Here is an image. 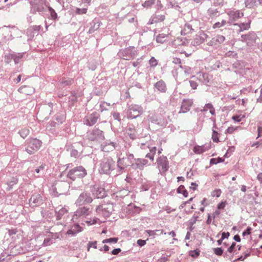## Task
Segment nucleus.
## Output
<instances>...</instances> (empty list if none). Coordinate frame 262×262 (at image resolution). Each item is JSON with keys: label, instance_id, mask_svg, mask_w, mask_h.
Here are the masks:
<instances>
[{"label": "nucleus", "instance_id": "obj_1", "mask_svg": "<svg viewBox=\"0 0 262 262\" xmlns=\"http://www.w3.org/2000/svg\"><path fill=\"white\" fill-rule=\"evenodd\" d=\"M115 166V162L111 158H104L100 163L99 171L101 173L109 174Z\"/></svg>", "mask_w": 262, "mask_h": 262}, {"label": "nucleus", "instance_id": "obj_2", "mask_svg": "<svg viewBox=\"0 0 262 262\" xmlns=\"http://www.w3.org/2000/svg\"><path fill=\"white\" fill-rule=\"evenodd\" d=\"M86 174L87 172L85 169L80 166L70 170L67 174V177L72 180H75L76 178H82Z\"/></svg>", "mask_w": 262, "mask_h": 262}, {"label": "nucleus", "instance_id": "obj_3", "mask_svg": "<svg viewBox=\"0 0 262 262\" xmlns=\"http://www.w3.org/2000/svg\"><path fill=\"white\" fill-rule=\"evenodd\" d=\"M113 211V205L112 204H107L104 205L98 206L96 211L100 216L107 217L110 216L111 212Z\"/></svg>", "mask_w": 262, "mask_h": 262}, {"label": "nucleus", "instance_id": "obj_4", "mask_svg": "<svg viewBox=\"0 0 262 262\" xmlns=\"http://www.w3.org/2000/svg\"><path fill=\"white\" fill-rule=\"evenodd\" d=\"M134 159V156L132 154H127L122 158H119L117 161V165L121 169H123L125 167L133 164V161Z\"/></svg>", "mask_w": 262, "mask_h": 262}, {"label": "nucleus", "instance_id": "obj_5", "mask_svg": "<svg viewBox=\"0 0 262 262\" xmlns=\"http://www.w3.org/2000/svg\"><path fill=\"white\" fill-rule=\"evenodd\" d=\"M28 144L26 151L29 154L32 155L39 150L41 146L42 142L40 140L34 138L31 139L28 142Z\"/></svg>", "mask_w": 262, "mask_h": 262}, {"label": "nucleus", "instance_id": "obj_6", "mask_svg": "<svg viewBox=\"0 0 262 262\" xmlns=\"http://www.w3.org/2000/svg\"><path fill=\"white\" fill-rule=\"evenodd\" d=\"M143 111L141 106L138 105H131L127 111V118L133 119L137 118L142 114Z\"/></svg>", "mask_w": 262, "mask_h": 262}, {"label": "nucleus", "instance_id": "obj_7", "mask_svg": "<svg viewBox=\"0 0 262 262\" xmlns=\"http://www.w3.org/2000/svg\"><path fill=\"white\" fill-rule=\"evenodd\" d=\"M93 201L90 194L86 192L81 193L77 199L75 204L77 206H80L86 204H89Z\"/></svg>", "mask_w": 262, "mask_h": 262}, {"label": "nucleus", "instance_id": "obj_8", "mask_svg": "<svg viewBox=\"0 0 262 262\" xmlns=\"http://www.w3.org/2000/svg\"><path fill=\"white\" fill-rule=\"evenodd\" d=\"M236 243L233 242L231 245L228 248L227 252L225 253L224 256L226 258H228L230 260L233 259V255L237 254V251L241 250V246L237 245L236 246Z\"/></svg>", "mask_w": 262, "mask_h": 262}, {"label": "nucleus", "instance_id": "obj_9", "mask_svg": "<svg viewBox=\"0 0 262 262\" xmlns=\"http://www.w3.org/2000/svg\"><path fill=\"white\" fill-rule=\"evenodd\" d=\"M90 208L86 207H83L78 208L75 212L72 217V220H77L82 215H88L90 213Z\"/></svg>", "mask_w": 262, "mask_h": 262}, {"label": "nucleus", "instance_id": "obj_10", "mask_svg": "<svg viewBox=\"0 0 262 262\" xmlns=\"http://www.w3.org/2000/svg\"><path fill=\"white\" fill-rule=\"evenodd\" d=\"M158 166L160 171H165L168 168L166 157H160L157 160Z\"/></svg>", "mask_w": 262, "mask_h": 262}, {"label": "nucleus", "instance_id": "obj_11", "mask_svg": "<svg viewBox=\"0 0 262 262\" xmlns=\"http://www.w3.org/2000/svg\"><path fill=\"white\" fill-rule=\"evenodd\" d=\"M211 148V143H206L203 145H196L194 147L193 151L196 154L200 155L208 150Z\"/></svg>", "mask_w": 262, "mask_h": 262}, {"label": "nucleus", "instance_id": "obj_12", "mask_svg": "<svg viewBox=\"0 0 262 262\" xmlns=\"http://www.w3.org/2000/svg\"><path fill=\"white\" fill-rule=\"evenodd\" d=\"M134 160L135 162L132 164V166L140 170L143 169L144 166L148 164V161L146 159L137 158Z\"/></svg>", "mask_w": 262, "mask_h": 262}, {"label": "nucleus", "instance_id": "obj_13", "mask_svg": "<svg viewBox=\"0 0 262 262\" xmlns=\"http://www.w3.org/2000/svg\"><path fill=\"white\" fill-rule=\"evenodd\" d=\"M193 104V101L191 99H185L184 100L182 103L181 110L180 113H185L189 111L190 109L191 106Z\"/></svg>", "mask_w": 262, "mask_h": 262}, {"label": "nucleus", "instance_id": "obj_14", "mask_svg": "<svg viewBox=\"0 0 262 262\" xmlns=\"http://www.w3.org/2000/svg\"><path fill=\"white\" fill-rule=\"evenodd\" d=\"M99 117L97 113H93L86 116L85 120V124L89 126H92L95 124Z\"/></svg>", "mask_w": 262, "mask_h": 262}, {"label": "nucleus", "instance_id": "obj_15", "mask_svg": "<svg viewBox=\"0 0 262 262\" xmlns=\"http://www.w3.org/2000/svg\"><path fill=\"white\" fill-rule=\"evenodd\" d=\"M42 0H34L33 1L32 0L30 1V4L31 5V10L33 12L38 11L41 12L43 10V8L40 6H39V3Z\"/></svg>", "mask_w": 262, "mask_h": 262}, {"label": "nucleus", "instance_id": "obj_16", "mask_svg": "<svg viewBox=\"0 0 262 262\" xmlns=\"http://www.w3.org/2000/svg\"><path fill=\"white\" fill-rule=\"evenodd\" d=\"M41 196L39 194H33L30 199L29 202L31 205L33 206L39 204L41 202Z\"/></svg>", "mask_w": 262, "mask_h": 262}, {"label": "nucleus", "instance_id": "obj_17", "mask_svg": "<svg viewBox=\"0 0 262 262\" xmlns=\"http://www.w3.org/2000/svg\"><path fill=\"white\" fill-rule=\"evenodd\" d=\"M102 131L98 128L94 129L88 134L89 139L92 141L96 140L99 136L101 135Z\"/></svg>", "mask_w": 262, "mask_h": 262}, {"label": "nucleus", "instance_id": "obj_18", "mask_svg": "<svg viewBox=\"0 0 262 262\" xmlns=\"http://www.w3.org/2000/svg\"><path fill=\"white\" fill-rule=\"evenodd\" d=\"M82 231V228L79 225L76 224L72 227V228L69 229L67 232V234L68 235H74L76 233L80 232Z\"/></svg>", "mask_w": 262, "mask_h": 262}, {"label": "nucleus", "instance_id": "obj_19", "mask_svg": "<svg viewBox=\"0 0 262 262\" xmlns=\"http://www.w3.org/2000/svg\"><path fill=\"white\" fill-rule=\"evenodd\" d=\"M193 29L191 26L189 25H185L183 30L181 31V33L182 35L187 36L188 38L191 37V34L192 33Z\"/></svg>", "mask_w": 262, "mask_h": 262}, {"label": "nucleus", "instance_id": "obj_20", "mask_svg": "<svg viewBox=\"0 0 262 262\" xmlns=\"http://www.w3.org/2000/svg\"><path fill=\"white\" fill-rule=\"evenodd\" d=\"M93 194L97 198H102L106 195V192L102 188H98L97 190L93 191Z\"/></svg>", "mask_w": 262, "mask_h": 262}, {"label": "nucleus", "instance_id": "obj_21", "mask_svg": "<svg viewBox=\"0 0 262 262\" xmlns=\"http://www.w3.org/2000/svg\"><path fill=\"white\" fill-rule=\"evenodd\" d=\"M102 150L104 152H109L110 151H113L115 149V145L114 143L110 142L107 144L102 145Z\"/></svg>", "mask_w": 262, "mask_h": 262}, {"label": "nucleus", "instance_id": "obj_22", "mask_svg": "<svg viewBox=\"0 0 262 262\" xmlns=\"http://www.w3.org/2000/svg\"><path fill=\"white\" fill-rule=\"evenodd\" d=\"M155 86L160 92H164L166 91L165 84L162 81L157 82L155 84Z\"/></svg>", "mask_w": 262, "mask_h": 262}, {"label": "nucleus", "instance_id": "obj_23", "mask_svg": "<svg viewBox=\"0 0 262 262\" xmlns=\"http://www.w3.org/2000/svg\"><path fill=\"white\" fill-rule=\"evenodd\" d=\"M147 119L152 123H157L158 121L157 116L155 112H150L147 116Z\"/></svg>", "mask_w": 262, "mask_h": 262}, {"label": "nucleus", "instance_id": "obj_24", "mask_svg": "<svg viewBox=\"0 0 262 262\" xmlns=\"http://www.w3.org/2000/svg\"><path fill=\"white\" fill-rule=\"evenodd\" d=\"M228 14L229 15V16L239 17V16H243V15H244V13L243 12H242L241 11H240L239 10H232L230 11Z\"/></svg>", "mask_w": 262, "mask_h": 262}, {"label": "nucleus", "instance_id": "obj_25", "mask_svg": "<svg viewBox=\"0 0 262 262\" xmlns=\"http://www.w3.org/2000/svg\"><path fill=\"white\" fill-rule=\"evenodd\" d=\"M208 13L210 15L219 16L220 13L218 9L215 7H211L208 10Z\"/></svg>", "mask_w": 262, "mask_h": 262}, {"label": "nucleus", "instance_id": "obj_26", "mask_svg": "<svg viewBox=\"0 0 262 262\" xmlns=\"http://www.w3.org/2000/svg\"><path fill=\"white\" fill-rule=\"evenodd\" d=\"M155 0H146L142 4V6L146 9H148L155 4Z\"/></svg>", "mask_w": 262, "mask_h": 262}, {"label": "nucleus", "instance_id": "obj_27", "mask_svg": "<svg viewBox=\"0 0 262 262\" xmlns=\"http://www.w3.org/2000/svg\"><path fill=\"white\" fill-rule=\"evenodd\" d=\"M177 192L179 193H182L185 197H187L188 195V193L187 191L185 189V187L183 185L180 186L178 189Z\"/></svg>", "mask_w": 262, "mask_h": 262}, {"label": "nucleus", "instance_id": "obj_28", "mask_svg": "<svg viewBox=\"0 0 262 262\" xmlns=\"http://www.w3.org/2000/svg\"><path fill=\"white\" fill-rule=\"evenodd\" d=\"M29 133L30 130L27 128H23L19 131V134L20 136L24 139L27 137V136L29 134Z\"/></svg>", "mask_w": 262, "mask_h": 262}, {"label": "nucleus", "instance_id": "obj_29", "mask_svg": "<svg viewBox=\"0 0 262 262\" xmlns=\"http://www.w3.org/2000/svg\"><path fill=\"white\" fill-rule=\"evenodd\" d=\"M225 37L222 35H217L215 37L212 39V41H215V42H218L219 43H221L224 42L225 40Z\"/></svg>", "mask_w": 262, "mask_h": 262}, {"label": "nucleus", "instance_id": "obj_30", "mask_svg": "<svg viewBox=\"0 0 262 262\" xmlns=\"http://www.w3.org/2000/svg\"><path fill=\"white\" fill-rule=\"evenodd\" d=\"M256 3V0H245L246 7L247 8H252L254 7Z\"/></svg>", "mask_w": 262, "mask_h": 262}, {"label": "nucleus", "instance_id": "obj_31", "mask_svg": "<svg viewBox=\"0 0 262 262\" xmlns=\"http://www.w3.org/2000/svg\"><path fill=\"white\" fill-rule=\"evenodd\" d=\"M87 10L86 8H76L74 12L76 15H83L86 14Z\"/></svg>", "mask_w": 262, "mask_h": 262}, {"label": "nucleus", "instance_id": "obj_32", "mask_svg": "<svg viewBox=\"0 0 262 262\" xmlns=\"http://www.w3.org/2000/svg\"><path fill=\"white\" fill-rule=\"evenodd\" d=\"M68 212V210L67 209L64 208H62L61 209L59 210V211L57 213V219L60 220L61 218V216L64 215V214L67 213Z\"/></svg>", "mask_w": 262, "mask_h": 262}, {"label": "nucleus", "instance_id": "obj_33", "mask_svg": "<svg viewBox=\"0 0 262 262\" xmlns=\"http://www.w3.org/2000/svg\"><path fill=\"white\" fill-rule=\"evenodd\" d=\"M250 23L249 21L246 23H242L239 26L240 27V31L248 30L250 28Z\"/></svg>", "mask_w": 262, "mask_h": 262}, {"label": "nucleus", "instance_id": "obj_34", "mask_svg": "<svg viewBox=\"0 0 262 262\" xmlns=\"http://www.w3.org/2000/svg\"><path fill=\"white\" fill-rule=\"evenodd\" d=\"M157 232H158L159 234H161L163 233V230H148L147 231V233L149 236H155L157 234Z\"/></svg>", "mask_w": 262, "mask_h": 262}, {"label": "nucleus", "instance_id": "obj_35", "mask_svg": "<svg viewBox=\"0 0 262 262\" xmlns=\"http://www.w3.org/2000/svg\"><path fill=\"white\" fill-rule=\"evenodd\" d=\"M219 133L216 131L213 130L212 134V139L213 142L217 143L220 141L219 139Z\"/></svg>", "mask_w": 262, "mask_h": 262}, {"label": "nucleus", "instance_id": "obj_36", "mask_svg": "<svg viewBox=\"0 0 262 262\" xmlns=\"http://www.w3.org/2000/svg\"><path fill=\"white\" fill-rule=\"evenodd\" d=\"M166 37H167L166 36H165L162 34H160L157 36L156 40L158 42L163 43L165 41Z\"/></svg>", "mask_w": 262, "mask_h": 262}, {"label": "nucleus", "instance_id": "obj_37", "mask_svg": "<svg viewBox=\"0 0 262 262\" xmlns=\"http://www.w3.org/2000/svg\"><path fill=\"white\" fill-rule=\"evenodd\" d=\"M46 12H48L51 16H57V13L55 12V10L50 7H48L46 9Z\"/></svg>", "mask_w": 262, "mask_h": 262}, {"label": "nucleus", "instance_id": "obj_38", "mask_svg": "<svg viewBox=\"0 0 262 262\" xmlns=\"http://www.w3.org/2000/svg\"><path fill=\"white\" fill-rule=\"evenodd\" d=\"M222 193V191L220 189H215L211 192V196L212 197H219Z\"/></svg>", "mask_w": 262, "mask_h": 262}, {"label": "nucleus", "instance_id": "obj_39", "mask_svg": "<svg viewBox=\"0 0 262 262\" xmlns=\"http://www.w3.org/2000/svg\"><path fill=\"white\" fill-rule=\"evenodd\" d=\"M118 241V238H110L108 239H104L102 241L103 243H116Z\"/></svg>", "mask_w": 262, "mask_h": 262}, {"label": "nucleus", "instance_id": "obj_40", "mask_svg": "<svg viewBox=\"0 0 262 262\" xmlns=\"http://www.w3.org/2000/svg\"><path fill=\"white\" fill-rule=\"evenodd\" d=\"M244 118V116L242 115H234L233 116L232 119L236 122H240L243 118Z\"/></svg>", "mask_w": 262, "mask_h": 262}, {"label": "nucleus", "instance_id": "obj_41", "mask_svg": "<svg viewBox=\"0 0 262 262\" xmlns=\"http://www.w3.org/2000/svg\"><path fill=\"white\" fill-rule=\"evenodd\" d=\"M129 191L127 190H121L118 192V196L120 197H123L124 196H126L128 194Z\"/></svg>", "mask_w": 262, "mask_h": 262}, {"label": "nucleus", "instance_id": "obj_42", "mask_svg": "<svg viewBox=\"0 0 262 262\" xmlns=\"http://www.w3.org/2000/svg\"><path fill=\"white\" fill-rule=\"evenodd\" d=\"M226 24V21H224V20H222L221 22H217V23H216L214 24L213 25V28H220L222 26L225 25Z\"/></svg>", "mask_w": 262, "mask_h": 262}, {"label": "nucleus", "instance_id": "obj_43", "mask_svg": "<svg viewBox=\"0 0 262 262\" xmlns=\"http://www.w3.org/2000/svg\"><path fill=\"white\" fill-rule=\"evenodd\" d=\"M91 247H93L95 249L97 248V242H89L88 246V251H89L90 250V249Z\"/></svg>", "mask_w": 262, "mask_h": 262}, {"label": "nucleus", "instance_id": "obj_44", "mask_svg": "<svg viewBox=\"0 0 262 262\" xmlns=\"http://www.w3.org/2000/svg\"><path fill=\"white\" fill-rule=\"evenodd\" d=\"M213 251H214V253L219 256L222 255V254L223 253V251L221 248H214Z\"/></svg>", "mask_w": 262, "mask_h": 262}, {"label": "nucleus", "instance_id": "obj_45", "mask_svg": "<svg viewBox=\"0 0 262 262\" xmlns=\"http://www.w3.org/2000/svg\"><path fill=\"white\" fill-rule=\"evenodd\" d=\"M149 64L151 67H156L158 64V61L154 57H152L149 60Z\"/></svg>", "mask_w": 262, "mask_h": 262}, {"label": "nucleus", "instance_id": "obj_46", "mask_svg": "<svg viewBox=\"0 0 262 262\" xmlns=\"http://www.w3.org/2000/svg\"><path fill=\"white\" fill-rule=\"evenodd\" d=\"M226 204H227V203L226 201L221 202L217 205V209L218 210L224 209L225 208Z\"/></svg>", "mask_w": 262, "mask_h": 262}, {"label": "nucleus", "instance_id": "obj_47", "mask_svg": "<svg viewBox=\"0 0 262 262\" xmlns=\"http://www.w3.org/2000/svg\"><path fill=\"white\" fill-rule=\"evenodd\" d=\"M98 220L97 218H95L92 221H86V223L89 225H92L98 223Z\"/></svg>", "mask_w": 262, "mask_h": 262}, {"label": "nucleus", "instance_id": "obj_48", "mask_svg": "<svg viewBox=\"0 0 262 262\" xmlns=\"http://www.w3.org/2000/svg\"><path fill=\"white\" fill-rule=\"evenodd\" d=\"M46 165L45 164H41L39 167L35 169V171L37 173H39V171L41 170H43L45 169Z\"/></svg>", "mask_w": 262, "mask_h": 262}, {"label": "nucleus", "instance_id": "obj_49", "mask_svg": "<svg viewBox=\"0 0 262 262\" xmlns=\"http://www.w3.org/2000/svg\"><path fill=\"white\" fill-rule=\"evenodd\" d=\"M235 129L236 128H234L233 126H230L227 129L226 133L232 134L234 132Z\"/></svg>", "mask_w": 262, "mask_h": 262}, {"label": "nucleus", "instance_id": "obj_50", "mask_svg": "<svg viewBox=\"0 0 262 262\" xmlns=\"http://www.w3.org/2000/svg\"><path fill=\"white\" fill-rule=\"evenodd\" d=\"M190 86L193 90H195L196 89V88L198 86V84L196 82H195L194 81H190Z\"/></svg>", "mask_w": 262, "mask_h": 262}, {"label": "nucleus", "instance_id": "obj_51", "mask_svg": "<svg viewBox=\"0 0 262 262\" xmlns=\"http://www.w3.org/2000/svg\"><path fill=\"white\" fill-rule=\"evenodd\" d=\"M137 243L139 246H143L146 244V241L142 239H138Z\"/></svg>", "mask_w": 262, "mask_h": 262}, {"label": "nucleus", "instance_id": "obj_52", "mask_svg": "<svg viewBox=\"0 0 262 262\" xmlns=\"http://www.w3.org/2000/svg\"><path fill=\"white\" fill-rule=\"evenodd\" d=\"M251 230V228L250 227H248L247 230L246 231H245L244 232H243V236L250 234Z\"/></svg>", "mask_w": 262, "mask_h": 262}, {"label": "nucleus", "instance_id": "obj_53", "mask_svg": "<svg viewBox=\"0 0 262 262\" xmlns=\"http://www.w3.org/2000/svg\"><path fill=\"white\" fill-rule=\"evenodd\" d=\"M212 107H213V106L211 104H210V103L206 104L204 108V111H207L208 110H210L211 108H212Z\"/></svg>", "mask_w": 262, "mask_h": 262}, {"label": "nucleus", "instance_id": "obj_54", "mask_svg": "<svg viewBox=\"0 0 262 262\" xmlns=\"http://www.w3.org/2000/svg\"><path fill=\"white\" fill-rule=\"evenodd\" d=\"M92 0H79V2H81L82 4H86L88 5H90L91 3Z\"/></svg>", "mask_w": 262, "mask_h": 262}, {"label": "nucleus", "instance_id": "obj_55", "mask_svg": "<svg viewBox=\"0 0 262 262\" xmlns=\"http://www.w3.org/2000/svg\"><path fill=\"white\" fill-rule=\"evenodd\" d=\"M121 249L120 248L115 249L112 251V254L113 255H117L120 252Z\"/></svg>", "mask_w": 262, "mask_h": 262}, {"label": "nucleus", "instance_id": "obj_56", "mask_svg": "<svg viewBox=\"0 0 262 262\" xmlns=\"http://www.w3.org/2000/svg\"><path fill=\"white\" fill-rule=\"evenodd\" d=\"M50 241H51V239L49 238L45 239V240L43 241V246H47L49 245H50L49 243H50Z\"/></svg>", "mask_w": 262, "mask_h": 262}, {"label": "nucleus", "instance_id": "obj_57", "mask_svg": "<svg viewBox=\"0 0 262 262\" xmlns=\"http://www.w3.org/2000/svg\"><path fill=\"white\" fill-rule=\"evenodd\" d=\"M220 214V210H217L216 211H215L213 213H212V217L213 218H215L216 217V216H219V215Z\"/></svg>", "mask_w": 262, "mask_h": 262}, {"label": "nucleus", "instance_id": "obj_58", "mask_svg": "<svg viewBox=\"0 0 262 262\" xmlns=\"http://www.w3.org/2000/svg\"><path fill=\"white\" fill-rule=\"evenodd\" d=\"M199 253L198 252H196V251H190V255L192 257H196L199 255Z\"/></svg>", "mask_w": 262, "mask_h": 262}, {"label": "nucleus", "instance_id": "obj_59", "mask_svg": "<svg viewBox=\"0 0 262 262\" xmlns=\"http://www.w3.org/2000/svg\"><path fill=\"white\" fill-rule=\"evenodd\" d=\"M201 203L204 207L207 206L208 205V203H207V200L206 198H204L203 200L201 201Z\"/></svg>", "mask_w": 262, "mask_h": 262}, {"label": "nucleus", "instance_id": "obj_60", "mask_svg": "<svg viewBox=\"0 0 262 262\" xmlns=\"http://www.w3.org/2000/svg\"><path fill=\"white\" fill-rule=\"evenodd\" d=\"M154 157L155 156L151 153H148L146 155V157L149 158L151 161H154Z\"/></svg>", "mask_w": 262, "mask_h": 262}, {"label": "nucleus", "instance_id": "obj_61", "mask_svg": "<svg viewBox=\"0 0 262 262\" xmlns=\"http://www.w3.org/2000/svg\"><path fill=\"white\" fill-rule=\"evenodd\" d=\"M230 234L229 232H223L222 234V238L224 239L225 238H228Z\"/></svg>", "mask_w": 262, "mask_h": 262}, {"label": "nucleus", "instance_id": "obj_62", "mask_svg": "<svg viewBox=\"0 0 262 262\" xmlns=\"http://www.w3.org/2000/svg\"><path fill=\"white\" fill-rule=\"evenodd\" d=\"M261 136H262V127L259 126L258 127V137H257V138L260 137Z\"/></svg>", "mask_w": 262, "mask_h": 262}, {"label": "nucleus", "instance_id": "obj_63", "mask_svg": "<svg viewBox=\"0 0 262 262\" xmlns=\"http://www.w3.org/2000/svg\"><path fill=\"white\" fill-rule=\"evenodd\" d=\"M257 179L260 183H262V172L259 173L257 175Z\"/></svg>", "mask_w": 262, "mask_h": 262}, {"label": "nucleus", "instance_id": "obj_64", "mask_svg": "<svg viewBox=\"0 0 262 262\" xmlns=\"http://www.w3.org/2000/svg\"><path fill=\"white\" fill-rule=\"evenodd\" d=\"M156 150H157V148L156 147L154 146V147H151L150 149V152L154 155L155 156V154H156Z\"/></svg>", "mask_w": 262, "mask_h": 262}]
</instances>
